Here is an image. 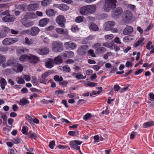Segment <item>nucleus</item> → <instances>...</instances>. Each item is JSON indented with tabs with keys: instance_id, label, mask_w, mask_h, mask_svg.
Here are the masks:
<instances>
[{
	"instance_id": "1",
	"label": "nucleus",
	"mask_w": 154,
	"mask_h": 154,
	"mask_svg": "<svg viewBox=\"0 0 154 154\" xmlns=\"http://www.w3.org/2000/svg\"><path fill=\"white\" fill-rule=\"evenodd\" d=\"M116 0H105V4L103 7L104 11L109 12L111 9H113L116 7Z\"/></svg>"
},
{
	"instance_id": "2",
	"label": "nucleus",
	"mask_w": 154,
	"mask_h": 154,
	"mask_svg": "<svg viewBox=\"0 0 154 154\" xmlns=\"http://www.w3.org/2000/svg\"><path fill=\"white\" fill-rule=\"evenodd\" d=\"M4 15H6L2 18L3 20L5 22H11L15 19V17L14 16H11L9 15L8 10H6L4 12L0 14V17Z\"/></svg>"
},
{
	"instance_id": "3",
	"label": "nucleus",
	"mask_w": 154,
	"mask_h": 154,
	"mask_svg": "<svg viewBox=\"0 0 154 154\" xmlns=\"http://www.w3.org/2000/svg\"><path fill=\"white\" fill-rule=\"evenodd\" d=\"M52 50L55 52H59L63 50V45L62 43L57 42H54L52 44Z\"/></svg>"
},
{
	"instance_id": "4",
	"label": "nucleus",
	"mask_w": 154,
	"mask_h": 154,
	"mask_svg": "<svg viewBox=\"0 0 154 154\" xmlns=\"http://www.w3.org/2000/svg\"><path fill=\"white\" fill-rule=\"evenodd\" d=\"M18 41L17 38H8L4 39L2 41V44L5 45H12Z\"/></svg>"
},
{
	"instance_id": "5",
	"label": "nucleus",
	"mask_w": 154,
	"mask_h": 154,
	"mask_svg": "<svg viewBox=\"0 0 154 154\" xmlns=\"http://www.w3.org/2000/svg\"><path fill=\"white\" fill-rule=\"evenodd\" d=\"M57 23L61 27L64 28L65 25L64 24L66 22L64 17L62 15L58 16L56 19Z\"/></svg>"
},
{
	"instance_id": "6",
	"label": "nucleus",
	"mask_w": 154,
	"mask_h": 154,
	"mask_svg": "<svg viewBox=\"0 0 154 154\" xmlns=\"http://www.w3.org/2000/svg\"><path fill=\"white\" fill-rule=\"evenodd\" d=\"M82 143V141L79 140H75L71 141L69 145L71 148L77 150L80 147L79 145H81Z\"/></svg>"
},
{
	"instance_id": "7",
	"label": "nucleus",
	"mask_w": 154,
	"mask_h": 154,
	"mask_svg": "<svg viewBox=\"0 0 154 154\" xmlns=\"http://www.w3.org/2000/svg\"><path fill=\"white\" fill-rule=\"evenodd\" d=\"M28 19L24 17L21 20V23L23 26L25 27L28 28L33 25L34 22L33 21L28 20Z\"/></svg>"
},
{
	"instance_id": "8",
	"label": "nucleus",
	"mask_w": 154,
	"mask_h": 154,
	"mask_svg": "<svg viewBox=\"0 0 154 154\" xmlns=\"http://www.w3.org/2000/svg\"><path fill=\"white\" fill-rule=\"evenodd\" d=\"M115 25V22L112 21L106 22L104 24L103 28L106 31L111 30Z\"/></svg>"
},
{
	"instance_id": "9",
	"label": "nucleus",
	"mask_w": 154,
	"mask_h": 154,
	"mask_svg": "<svg viewBox=\"0 0 154 154\" xmlns=\"http://www.w3.org/2000/svg\"><path fill=\"white\" fill-rule=\"evenodd\" d=\"M123 17L126 21H129L132 19L133 17L132 14L129 11L127 10L124 11L123 13Z\"/></svg>"
},
{
	"instance_id": "10",
	"label": "nucleus",
	"mask_w": 154,
	"mask_h": 154,
	"mask_svg": "<svg viewBox=\"0 0 154 154\" xmlns=\"http://www.w3.org/2000/svg\"><path fill=\"white\" fill-rule=\"evenodd\" d=\"M18 64L16 59L13 58L9 59L7 62V65L8 66L14 67L16 66Z\"/></svg>"
},
{
	"instance_id": "11",
	"label": "nucleus",
	"mask_w": 154,
	"mask_h": 154,
	"mask_svg": "<svg viewBox=\"0 0 154 154\" xmlns=\"http://www.w3.org/2000/svg\"><path fill=\"white\" fill-rule=\"evenodd\" d=\"M88 14H90L95 12L96 10L97 6L95 5H87Z\"/></svg>"
},
{
	"instance_id": "12",
	"label": "nucleus",
	"mask_w": 154,
	"mask_h": 154,
	"mask_svg": "<svg viewBox=\"0 0 154 154\" xmlns=\"http://www.w3.org/2000/svg\"><path fill=\"white\" fill-rule=\"evenodd\" d=\"M39 60V58L35 56L32 55L29 56V61L31 63L35 64L37 63Z\"/></svg>"
},
{
	"instance_id": "13",
	"label": "nucleus",
	"mask_w": 154,
	"mask_h": 154,
	"mask_svg": "<svg viewBox=\"0 0 154 154\" xmlns=\"http://www.w3.org/2000/svg\"><path fill=\"white\" fill-rule=\"evenodd\" d=\"M64 46L66 48H70L72 49H75L76 47V45L72 42H67L65 43Z\"/></svg>"
},
{
	"instance_id": "14",
	"label": "nucleus",
	"mask_w": 154,
	"mask_h": 154,
	"mask_svg": "<svg viewBox=\"0 0 154 154\" xmlns=\"http://www.w3.org/2000/svg\"><path fill=\"white\" fill-rule=\"evenodd\" d=\"M49 52V50L47 48H39L37 50V52L39 54L42 55L46 54Z\"/></svg>"
},
{
	"instance_id": "15",
	"label": "nucleus",
	"mask_w": 154,
	"mask_h": 154,
	"mask_svg": "<svg viewBox=\"0 0 154 154\" xmlns=\"http://www.w3.org/2000/svg\"><path fill=\"white\" fill-rule=\"evenodd\" d=\"M40 31V29L36 27H33L30 29V35L35 36L37 35Z\"/></svg>"
},
{
	"instance_id": "16",
	"label": "nucleus",
	"mask_w": 154,
	"mask_h": 154,
	"mask_svg": "<svg viewBox=\"0 0 154 154\" xmlns=\"http://www.w3.org/2000/svg\"><path fill=\"white\" fill-rule=\"evenodd\" d=\"M39 7L37 3L30 4L27 6V10L29 11H32L36 10Z\"/></svg>"
},
{
	"instance_id": "17",
	"label": "nucleus",
	"mask_w": 154,
	"mask_h": 154,
	"mask_svg": "<svg viewBox=\"0 0 154 154\" xmlns=\"http://www.w3.org/2000/svg\"><path fill=\"white\" fill-rule=\"evenodd\" d=\"M87 9V5L84 6L80 8L79 12L82 15H88L89 14Z\"/></svg>"
},
{
	"instance_id": "18",
	"label": "nucleus",
	"mask_w": 154,
	"mask_h": 154,
	"mask_svg": "<svg viewBox=\"0 0 154 154\" xmlns=\"http://www.w3.org/2000/svg\"><path fill=\"white\" fill-rule=\"evenodd\" d=\"M144 39L143 38H140L134 44V48H136L140 45L142 46L144 44L143 42Z\"/></svg>"
},
{
	"instance_id": "19",
	"label": "nucleus",
	"mask_w": 154,
	"mask_h": 154,
	"mask_svg": "<svg viewBox=\"0 0 154 154\" xmlns=\"http://www.w3.org/2000/svg\"><path fill=\"white\" fill-rule=\"evenodd\" d=\"M49 21L48 19L47 18L42 19L39 21V26L41 27H44L47 24Z\"/></svg>"
},
{
	"instance_id": "20",
	"label": "nucleus",
	"mask_w": 154,
	"mask_h": 154,
	"mask_svg": "<svg viewBox=\"0 0 154 154\" xmlns=\"http://www.w3.org/2000/svg\"><path fill=\"white\" fill-rule=\"evenodd\" d=\"M133 31V28L131 26H128L125 28L123 31V33L125 35L132 33Z\"/></svg>"
},
{
	"instance_id": "21",
	"label": "nucleus",
	"mask_w": 154,
	"mask_h": 154,
	"mask_svg": "<svg viewBox=\"0 0 154 154\" xmlns=\"http://www.w3.org/2000/svg\"><path fill=\"white\" fill-rule=\"evenodd\" d=\"M88 48V47L86 45H82L78 49V52L81 54H84L86 52V51Z\"/></svg>"
},
{
	"instance_id": "22",
	"label": "nucleus",
	"mask_w": 154,
	"mask_h": 154,
	"mask_svg": "<svg viewBox=\"0 0 154 154\" xmlns=\"http://www.w3.org/2000/svg\"><path fill=\"white\" fill-rule=\"evenodd\" d=\"M154 125V121H150L144 123L143 125V128H148Z\"/></svg>"
},
{
	"instance_id": "23",
	"label": "nucleus",
	"mask_w": 154,
	"mask_h": 154,
	"mask_svg": "<svg viewBox=\"0 0 154 154\" xmlns=\"http://www.w3.org/2000/svg\"><path fill=\"white\" fill-rule=\"evenodd\" d=\"M45 13L47 16L49 17H53L55 15V13L54 10L52 9H47Z\"/></svg>"
},
{
	"instance_id": "24",
	"label": "nucleus",
	"mask_w": 154,
	"mask_h": 154,
	"mask_svg": "<svg viewBox=\"0 0 154 154\" xmlns=\"http://www.w3.org/2000/svg\"><path fill=\"white\" fill-rule=\"evenodd\" d=\"M56 31L58 34H67L68 32L67 30H64L62 28H57L55 29Z\"/></svg>"
},
{
	"instance_id": "25",
	"label": "nucleus",
	"mask_w": 154,
	"mask_h": 154,
	"mask_svg": "<svg viewBox=\"0 0 154 154\" xmlns=\"http://www.w3.org/2000/svg\"><path fill=\"white\" fill-rule=\"evenodd\" d=\"M54 64V62L53 60L50 59L45 64V66L46 67L48 68H52Z\"/></svg>"
},
{
	"instance_id": "26",
	"label": "nucleus",
	"mask_w": 154,
	"mask_h": 154,
	"mask_svg": "<svg viewBox=\"0 0 154 154\" xmlns=\"http://www.w3.org/2000/svg\"><path fill=\"white\" fill-rule=\"evenodd\" d=\"M123 11L120 7L117 8L113 11V14L115 16H119L122 13Z\"/></svg>"
},
{
	"instance_id": "27",
	"label": "nucleus",
	"mask_w": 154,
	"mask_h": 154,
	"mask_svg": "<svg viewBox=\"0 0 154 154\" xmlns=\"http://www.w3.org/2000/svg\"><path fill=\"white\" fill-rule=\"evenodd\" d=\"M103 46L109 48L110 49H113L115 48V44L113 42H106L103 44Z\"/></svg>"
},
{
	"instance_id": "28",
	"label": "nucleus",
	"mask_w": 154,
	"mask_h": 154,
	"mask_svg": "<svg viewBox=\"0 0 154 154\" xmlns=\"http://www.w3.org/2000/svg\"><path fill=\"white\" fill-rule=\"evenodd\" d=\"M0 87L2 90L5 89V87L7 85V82L4 78H2L0 80Z\"/></svg>"
},
{
	"instance_id": "29",
	"label": "nucleus",
	"mask_w": 154,
	"mask_h": 154,
	"mask_svg": "<svg viewBox=\"0 0 154 154\" xmlns=\"http://www.w3.org/2000/svg\"><path fill=\"white\" fill-rule=\"evenodd\" d=\"M89 28L90 30L94 31H97L99 29L98 26L94 23H91L89 26Z\"/></svg>"
},
{
	"instance_id": "30",
	"label": "nucleus",
	"mask_w": 154,
	"mask_h": 154,
	"mask_svg": "<svg viewBox=\"0 0 154 154\" xmlns=\"http://www.w3.org/2000/svg\"><path fill=\"white\" fill-rule=\"evenodd\" d=\"M133 37V36L132 35L126 36L123 38V41L125 43L130 42L134 40Z\"/></svg>"
},
{
	"instance_id": "31",
	"label": "nucleus",
	"mask_w": 154,
	"mask_h": 154,
	"mask_svg": "<svg viewBox=\"0 0 154 154\" xmlns=\"http://www.w3.org/2000/svg\"><path fill=\"white\" fill-rule=\"evenodd\" d=\"M35 14L31 13H27L24 16V17L27 19H33L35 18Z\"/></svg>"
},
{
	"instance_id": "32",
	"label": "nucleus",
	"mask_w": 154,
	"mask_h": 154,
	"mask_svg": "<svg viewBox=\"0 0 154 154\" xmlns=\"http://www.w3.org/2000/svg\"><path fill=\"white\" fill-rule=\"evenodd\" d=\"M106 51V48L103 47H100L96 50L95 53L97 54H101Z\"/></svg>"
},
{
	"instance_id": "33",
	"label": "nucleus",
	"mask_w": 154,
	"mask_h": 154,
	"mask_svg": "<svg viewBox=\"0 0 154 154\" xmlns=\"http://www.w3.org/2000/svg\"><path fill=\"white\" fill-rule=\"evenodd\" d=\"M35 40L33 39H29L28 38L26 37L25 38V42L28 45H32L34 44Z\"/></svg>"
},
{
	"instance_id": "34",
	"label": "nucleus",
	"mask_w": 154,
	"mask_h": 154,
	"mask_svg": "<svg viewBox=\"0 0 154 154\" xmlns=\"http://www.w3.org/2000/svg\"><path fill=\"white\" fill-rule=\"evenodd\" d=\"M29 50L26 48L18 49L17 50V53L18 54L23 53H27L29 52Z\"/></svg>"
},
{
	"instance_id": "35",
	"label": "nucleus",
	"mask_w": 154,
	"mask_h": 154,
	"mask_svg": "<svg viewBox=\"0 0 154 154\" xmlns=\"http://www.w3.org/2000/svg\"><path fill=\"white\" fill-rule=\"evenodd\" d=\"M16 80L17 83L19 84H23L25 83L24 79L21 77H17L16 78Z\"/></svg>"
},
{
	"instance_id": "36",
	"label": "nucleus",
	"mask_w": 154,
	"mask_h": 154,
	"mask_svg": "<svg viewBox=\"0 0 154 154\" xmlns=\"http://www.w3.org/2000/svg\"><path fill=\"white\" fill-rule=\"evenodd\" d=\"M16 67H17V69L16 70H14L16 73L20 72L23 70V67L21 65L18 64Z\"/></svg>"
},
{
	"instance_id": "37",
	"label": "nucleus",
	"mask_w": 154,
	"mask_h": 154,
	"mask_svg": "<svg viewBox=\"0 0 154 154\" xmlns=\"http://www.w3.org/2000/svg\"><path fill=\"white\" fill-rule=\"evenodd\" d=\"M29 56L27 55H23L20 57V60L22 61L29 60Z\"/></svg>"
},
{
	"instance_id": "38",
	"label": "nucleus",
	"mask_w": 154,
	"mask_h": 154,
	"mask_svg": "<svg viewBox=\"0 0 154 154\" xmlns=\"http://www.w3.org/2000/svg\"><path fill=\"white\" fill-rule=\"evenodd\" d=\"M73 76H75V77L78 79H85L86 78V76H84L82 74H78L76 73H73L72 74Z\"/></svg>"
},
{
	"instance_id": "39",
	"label": "nucleus",
	"mask_w": 154,
	"mask_h": 154,
	"mask_svg": "<svg viewBox=\"0 0 154 154\" xmlns=\"http://www.w3.org/2000/svg\"><path fill=\"white\" fill-rule=\"evenodd\" d=\"M59 9L62 11H67L69 9V7L65 4H61L59 6Z\"/></svg>"
},
{
	"instance_id": "40",
	"label": "nucleus",
	"mask_w": 154,
	"mask_h": 154,
	"mask_svg": "<svg viewBox=\"0 0 154 154\" xmlns=\"http://www.w3.org/2000/svg\"><path fill=\"white\" fill-rule=\"evenodd\" d=\"M55 63L57 64H60L62 63L63 60L60 56H58L54 59Z\"/></svg>"
},
{
	"instance_id": "41",
	"label": "nucleus",
	"mask_w": 154,
	"mask_h": 154,
	"mask_svg": "<svg viewBox=\"0 0 154 154\" xmlns=\"http://www.w3.org/2000/svg\"><path fill=\"white\" fill-rule=\"evenodd\" d=\"M52 73V72L51 70H49L43 74L42 75V77L43 79H44Z\"/></svg>"
},
{
	"instance_id": "42",
	"label": "nucleus",
	"mask_w": 154,
	"mask_h": 154,
	"mask_svg": "<svg viewBox=\"0 0 154 154\" xmlns=\"http://www.w3.org/2000/svg\"><path fill=\"white\" fill-rule=\"evenodd\" d=\"M51 0H44L41 2V5L43 6H46L51 3Z\"/></svg>"
},
{
	"instance_id": "43",
	"label": "nucleus",
	"mask_w": 154,
	"mask_h": 154,
	"mask_svg": "<svg viewBox=\"0 0 154 154\" xmlns=\"http://www.w3.org/2000/svg\"><path fill=\"white\" fill-rule=\"evenodd\" d=\"M28 102V100L25 98L22 99L20 100L18 103L21 106L24 105Z\"/></svg>"
},
{
	"instance_id": "44",
	"label": "nucleus",
	"mask_w": 154,
	"mask_h": 154,
	"mask_svg": "<svg viewBox=\"0 0 154 154\" xmlns=\"http://www.w3.org/2000/svg\"><path fill=\"white\" fill-rule=\"evenodd\" d=\"M25 118L30 124L32 125L33 117H32L29 115L26 114L25 115Z\"/></svg>"
},
{
	"instance_id": "45",
	"label": "nucleus",
	"mask_w": 154,
	"mask_h": 154,
	"mask_svg": "<svg viewBox=\"0 0 154 154\" xmlns=\"http://www.w3.org/2000/svg\"><path fill=\"white\" fill-rule=\"evenodd\" d=\"M6 58L5 56L0 54V64H3L6 62Z\"/></svg>"
},
{
	"instance_id": "46",
	"label": "nucleus",
	"mask_w": 154,
	"mask_h": 154,
	"mask_svg": "<svg viewBox=\"0 0 154 154\" xmlns=\"http://www.w3.org/2000/svg\"><path fill=\"white\" fill-rule=\"evenodd\" d=\"M78 133L79 132L78 131H70L68 132V134L69 135L71 136H74L78 134Z\"/></svg>"
},
{
	"instance_id": "47",
	"label": "nucleus",
	"mask_w": 154,
	"mask_h": 154,
	"mask_svg": "<svg viewBox=\"0 0 154 154\" xmlns=\"http://www.w3.org/2000/svg\"><path fill=\"white\" fill-rule=\"evenodd\" d=\"M104 37L106 40L109 41L113 38V35L112 34L106 35H105Z\"/></svg>"
},
{
	"instance_id": "48",
	"label": "nucleus",
	"mask_w": 154,
	"mask_h": 154,
	"mask_svg": "<svg viewBox=\"0 0 154 154\" xmlns=\"http://www.w3.org/2000/svg\"><path fill=\"white\" fill-rule=\"evenodd\" d=\"M91 117V114L90 113H87L83 117V119L87 121L88 120L89 118Z\"/></svg>"
},
{
	"instance_id": "49",
	"label": "nucleus",
	"mask_w": 154,
	"mask_h": 154,
	"mask_svg": "<svg viewBox=\"0 0 154 154\" xmlns=\"http://www.w3.org/2000/svg\"><path fill=\"white\" fill-rule=\"evenodd\" d=\"M84 17L82 16H79L76 18L75 19V21L78 23H80L83 21V18Z\"/></svg>"
},
{
	"instance_id": "50",
	"label": "nucleus",
	"mask_w": 154,
	"mask_h": 154,
	"mask_svg": "<svg viewBox=\"0 0 154 154\" xmlns=\"http://www.w3.org/2000/svg\"><path fill=\"white\" fill-rule=\"evenodd\" d=\"M28 130V128L26 126H23L22 128L21 131L23 134L26 135L27 134Z\"/></svg>"
},
{
	"instance_id": "51",
	"label": "nucleus",
	"mask_w": 154,
	"mask_h": 154,
	"mask_svg": "<svg viewBox=\"0 0 154 154\" xmlns=\"http://www.w3.org/2000/svg\"><path fill=\"white\" fill-rule=\"evenodd\" d=\"M10 29L6 27H5L3 28V29L2 30L1 32L3 34H6V33L10 31Z\"/></svg>"
},
{
	"instance_id": "52",
	"label": "nucleus",
	"mask_w": 154,
	"mask_h": 154,
	"mask_svg": "<svg viewBox=\"0 0 154 154\" xmlns=\"http://www.w3.org/2000/svg\"><path fill=\"white\" fill-rule=\"evenodd\" d=\"M97 84V83L92 82H88L85 83V85H86L88 86L89 87H93L95 86Z\"/></svg>"
},
{
	"instance_id": "53",
	"label": "nucleus",
	"mask_w": 154,
	"mask_h": 154,
	"mask_svg": "<svg viewBox=\"0 0 154 154\" xmlns=\"http://www.w3.org/2000/svg\"><path fill=\"white\" fill-rule=\"evenodd\" d=\"M71 29L72 32H76L79 31V29L76 25H74L72 26Z\"/></svg>"
},
{
	"instance_id": "54",
	"label": "nucleus",
	"mask_w": 154,
	"mask_h": 154,
	"mask_svg": "<svg viewBox=\"0 0 154 154\" xmlns=\"http://www.w3.org/2000/svg\"><path fill=\"white\" fill-rule=\"evenodd\" d=\"M54 79L56 81L60 82L62 81L63 79L61 76H60L58 75H56L54 77Z\"/></svg>"
},
{
	"instance_id": "55",
	"label": "nucleus",
	"mask_w": 154,
	"mask_h": 154,
	"mask_svg": "<svg viewBox=\"0 0 154 154\" xmlns=\"http://www.w3.org/2000/svg\"><path fill=\"white\" fill-rule=\"evenodd\" d=\"M63 71L67 72H69L70 71V68L68 66H64L63 67Z\"/></svg>"
},
{
	"instance_id": "56",
	"label": "nucleus",
	"mask_w": 154,
	"mask_h": 154,
	"mask_svg": "<svg viewBox=\"0 0 154 154\" xmlns=\"http://www.w3.org/2000/svg\"><path fill=\"white\" fill-rule=\"evenodd\" d=\"M153 47L152 42L150 41L148 42L147 43L146 45V49L148 50H150Z\"/></svg>"
},
{
	"instance_id": "57",
	"label": "nucleus",
	"mask_w": 154,
	"mask_h": 154,
	"mask_svg": "<svg viewBox=\"0 0 154 154\" xmlns=\"http://www.w3.org/2000/svg\"><path fill=\"white\" fill-rule=\"evenodd\" d=\"M112 54L110 52H108L106 54H104L103 56V58L106 60L108 59L109 57L112 56Z\"/></svg>"
},
{
	"instance_id": "58",
	"label": "nucleus",
	"mask_w": 154,
	"mask_h": 154,
	"mask_svg": "<svg viewBox=\"0 0 154 154\" xmlns=\"http://www.w3.org/2000/svg\"><path fill=\"white\" fill-rule=\"evenodd\" d=\"M8 48L7 47H0V51L2 52H5L7 51Z\"/></svg>"
},
{
	"instance_id": "59",
	"label": "nucleus",
	"mask_w": 154,
	"mask_h": 154,
	"mask_svg": "<svg viewBox=\"0 0 154 154\" xmlns=\"http://www.w3.org/2000/svg\"><path fill=\"white\" fill-rule=\"evenodd\" d=\"M128 8L131 11L134 10L136 8L135 5H128Z\"/></svg>"
},
{
	"instance_id": "60",
	"label": "nucleus",
	"mask_w": 154,
	"mask_h": 154,
	"mask_svg": "<svg viewBox=\"0 0 154 154\" xmlns=\"http://www.w3.org/2000/svg\"><path fill=\"white\" fill-rule=\"evenodd\" d=\"M54 29V26H50L46 28L45 29L47 31H50Z\"/></svg>"
},
{
	"instance_id": "61",
	"label": "nucleus",
	"mask_w": 154,
	"mask_h": 154,
	"mask_svg": "<svg viewBox=\"0 0 154 154\" xmlns=\"http://www.w3.org/2000/svg\"><path fill=\"white\" fill-rule=\"evenodd\" d=\"M55 145V142L54 141H52L49 143V146L51 149H53L54 148Z\"/></svg>"
},
{
	"instance_id": "62",
	"label": "nucleus",
	"mask_w": 154,
	"mask_h": 154,
	"mask_svg": "<svg viewBox=\"0 0 154 154\" xmlns=\"http://www.w3.org/2000/svg\"><path fill=\"white\" fill-rule=\"evenodd\" d=\"M88 54L92 57H96L95 54L94 53V51L91 49L90 50L88 51Z\"/></svg>"
},
{
	"instance_id": "63",
	"label": "nucleus",
	"mask_w": 154,
	"mask_h": 154,
	"mask_svg": "<svg viewBox=\"0 0 154 154\" xmlns=\"http://www.w3.org/2000/svg\"><path fill=\"white\" fill-rule=\"evenodd\" d=\"M149 100H150L151 101H154V94L152 93H149Z\"/></svg>"
},
{
	"instance_id": "64",
	"label": "nucleus",
	"mask_w": 154,
	"mask_h": 154,
	"mask_svg": "<svg viewBox=\"0 0 154 154\" xmlns=\"http://www.w3.org/2000/svg\"><path fill=\"white\" fill-rule=\"evenodd\" d=\"M101 46V44L100 43H97L94 45L93 46V48L96 49L99 48H100Z\"/></svg>"
}]
</instances>
